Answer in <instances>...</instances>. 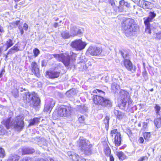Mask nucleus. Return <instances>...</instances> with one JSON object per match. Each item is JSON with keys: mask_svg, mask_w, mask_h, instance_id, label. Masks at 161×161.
Returning <instances> with one entry per match:
<instances>
[{"mask_svg": "<svg viewBox=\"0 0 161 161\" xmlns=\"http://www.w3.org/2000/svg\"><path fill=\"white\" fill-rule=\"evenodd\" d=\"M159 83L161 84V80H159Z\"/></svg>", "mask_w": 161, "mask_h": 161, "instance_id": "774afa93", "label": "nucleus"}, {"mask_svg": "<svg viewBox=\"0 0 161 161\" xmlns=\"http://www.w3.org/2000/svg\"><path fill=\"white\" fill-rule=\"evenodd\" d=\"M154 123L157 128L160 127L161 126V117H157V119H155Z\"/></svg>", "mask_w": 161, "mask_h": 161, "instance_id": "393cba45", "label": "nucleus"}, {"mask_svg": "<svg viewBox=\"0 0 161 161\" xmlns=\"http://www.w3.org/2000/svg\"><path fill=\"white\" fill-rule=\"evenodd\" d=\"M50 161H54V160L52 158H50Z\"/></svg>", "mask_w": 161, "mask_h": 161, "instance_id": "680f3d73", "label": "nucleus"}, {"mask_svg": "<svg viewBox=\"0 0 161 161\" xmlns=\"http://www.w3.org/2000/svg\"><path fill=\"white\" fill-rule=\"evenodd\" d=\"M120 88V86L119 85L114 83L112 84L111 86V89L113 92H116Z\"/></svg>", "mask_w": 161, "mask_h": 161, "instance_id": "5701e85b", "label": "nucleus"}, {"mask_svg": "<svg viewBox=\"0 0 161 161\" xmlns=\"http://www.w3.org/2000/svg\"><path fill=\"white\" fill-rule=\"evenodd\" d=\"M85 118L83 116H81L79 117L78 120L80 123H84V122Z\"/></svg>", "mask_w": 161, "mask_h": 161, "instance_id": "e433bc0d", "label": "nucleus"}, {"mask_svg": "<svg viewBox=\"0 0 161 161\" xmlns=\"http://www.w3.org/2000/svg\"><path fill=\"white\" fill-rule=\"evenodd\" d=\"M153 88H152L150 90V91L151 92H153Z\"/></svg>", "mask_w": 161, "mask_h": 161, "instance_id": "052dcab7", "label": "nucleus"}, {"mask_svg": "<svg viewBox=\"0 0 161 161\" xmlns=\"http://www.w3.org/2000/svg\"><path fill=\"white\" fill-rule=\"evenodd\" d=\"M17 4H16V5L15 6H14L15 8H17Z\"/></svg>", "mask_w": 161, "mask_h": 161, "instance_id": "0e129e2a", "label": "nucleus"}, {"mask_svg": "<svg viewBox=\"0 0 161 161\" xmlns=\"http://www.w3.org/2000/svg\"><path fill=\"white\" fill-rule=\"evenodd\" d=\"M122 26L124 32L127 37L132 35L137 28L135 21L131 19H128L124 21Z\"/></svg>", "mask_w": 161, "mask_h": 161, "instance_id": "f257e3e1", "label": "nucleus"}, {"mask_svg": "<svg viewBox=\"0 0 161 161\" xmlns=\"http://www.w3.org/2000/svg\"><path fill=\"white\" fill-rule=\"evenodd\" d=\"M62 37L64 38L67 39L69 38L70 36V33L67 31H63L61 34Z\"/></svg>", "mask_w": 161, "mask_h": 161, "instance_id": "cd10ccee", "label": "nucleus"}, {"mask_svg": "<svg viewBox=\"0 0 161 161\" xmlns=\"http://www.w3.org/2000/svg\"><path fill=\"white\" fill-rule=\"evenodd\" d=\"M109 158H110V161H114V159L113 157L111 155H110Z\"/></svg>", "mask_w": 161, "mask_h": 161, "instance_id": "a18cd8bd", "label": "nucleus"}, {"mask_svg": "<svg viewBox=\"0 0 161 161\" xmlns=\"http://www.w3.org/2000/svg\"><path fill=\"white\" fill-rule=\"evenodd\" d=\"M129 4L128 3V4H125V6H126L127 7H129Z\"/></svg>", "mask_w": 161, "mask_h": 161, "instance_id": "bf43d9fd", "label": "nucleus"}, {"mask_svg": "<svg viewBox=\"0 0 161 161\" xmlns=\"http://www.w3.org/2000/svg\"><path fill=\"white\" fill-rule=\"evenodd\" d=\"M54 56L58 61H62L65 66H67L69 65L70 60L69 56L61 54H55Z\"/></svg>", "mask_w": 161, "mask_h": 161, "instance_id": "6e6552de", "label": "nucleus"}, {"mask_svg": "<svg viewBox=\"0 0 161 161\" xmlns=\"http://www.w3.org/2000/svg\"><path fill=\"white\" fill-rule=\"evenodd\" d=\"M39 119H40L39 118H34L33 119L30 120L29 125L31 126L35 125L39 122Z\"/></svg>", "mask_w": 161, "mask_h": 161, "instance_id": "bb28decb", "label": "nucleus"}, {"mask_svg": "<svg viewBox=\"0 0 161 161\" xmlns=\"http://www.w3.org/2000/svg\"><path fill=\"white\" fill-rule=\"evenodd\" d=\"M138 125V126H141V124H139Z\"/></svg>", "mask_w": 161, "mask_h": 161, "instance_id": "69168bd1", "label": "nucleus"}, {"mask_svg": "<svg viewBox=\"0 0 161 161\" xmlns=\"http://www.w3.org/2000/svg\"><path fill=\"white\" fill-rule=\"evenodd\" d=\"M19 30L20 31V33L21 34L23 35L24 33V31L23 30V29L22 28H20L19 27Z\"/></svg>", "mask_w": 161, "mask_h": 161, "instance_id": "09e8293b", "label": "nucleus"}, {"mask_svg": "<svg viewBox=\"0 0 161 161\" xmlns=\"http://www.w3.org/2000/svg\"><path fill=\"white\" fill-rule=\"evenodd\" d=\"M46 75L48 76L50 78H55L58 77L60 75L59 72L53 71H47L46 73Z\"/></svg>", "mask_w": 161, "mask_h": 161, "instance_id": "2eb2a0df", "label": "nucleus"}, {"mask_svg": "<svg viewBox=\"0 0 161 161\" xmlns=\"http://www.w3.org/2000/svg\"><path fill=\"white\" fill-rule=\"evenodd\" d=\"M39 52V50L37 48H35L33 50V53L35 57H36L38 56Z\"/></svg>", "mask_w": 161, "mask_h": 161, "instance_id": "4c0bfd02", "label": "nucleus"}, {"mask_svg": "<svg viewBox=\"0 0 161 161\" xmlns=\"http://www.w3.org/2000/svg\"><path fill=\"white\" fill-rule=\"evenodd\" d=\"M155 111L157 114H158L161 109V107L158 104H156L155 107Z\"/></svg>", "mask_w": 161, "mask_h": 161, "instance_id": "72a5a7b5", "label": "nucleus"}, {"mask_svg": "<svg viewBox=\"0 0 161 161\" xmlns=\"http://www.w3.org/2000/svg\"><path fill=\"white\" fill-rule=\"evenodd\" d=\"M157 38L158 39L161 38V34H157Z\"/></svg>", "mask_w": 161, "mask_h": 161, "instance_id": "de8ad7c7", "label": "nucleus"}, {"mask_svg": "<svg viewBox=\"0 0 161 161\" xmlns=\"http://www.w3.org/2000/svg\"><path fill=\"white\" fill-rule=\"evenodd\" d=\"M120 95L122 100L121 106L124 110H127L131 108L132 105V100L130 97L129 93L123 90L120 92Z\"/></svg>", "mask_w": 161, "mask_h": 161, "instance_id": "7ed1b4c3", "label": "nucleus"}, {"mask_svg": "<svg viewBox=\"0 0 161 161\" xmlns=\"http://www.w3.org/2000/svg\"><path fill=\"white\" fill-rule=\"evenodd\" d=\"M121 54L124 58H126L127 56L126 54H125L124 53L122 52H121Z\"/></svg>", "mask_w": 161, "mask_h": 161, "instance_id": "37998d69", "label": "nucleus"}, {"mask_svg": "<svg viewBox=\"0 0 161 161\" xmlns=\"http://www.w3.org/2000/svg\"><path fill=\"white\" fill-rule=\"evenodd\" d=\"M55 104V101L53 100H52L49 105H46L44 109V110L46 112H50Z\"/></svg>", "mask_w": 161, "mask_h": 161, "instance_id": "dca6fc26", "label": "nucleus"}, {"mask_svg": "<svg viewBox=\"0 0 161 161\" xmlns=\"http://www.w3.org/2000/svg\"><path fill=\"white\" fill-rule=\"evenodd\" d=\"M104 151L106 155L108 156L110 155L111 150L109 147L108 146L105 147L104 149Z\"/></svg>", "mask_w": 161, "mask_h": 161, "instance_id": "c85d7f7f", "label": "nucleus"}, {"mask_svg": "<svg viewBox=\"0 0 161 161\" xmlns=\"http://www.w3.org/2000/svg\"><path fill=\"white\" fill-rule=\"evenodd\" d=\"M5 156V153L4 149L2 148H0V157L3 158Z\"/></svg>", "mask_w": 161, "mask_h": 161, "instance_id": "473e14b6", "label": "nucleus"}, {"mask_svg": "<svg viewBox=\"0 0 161 161\" xmlns=\"http://www.w3.org/2000/svg\"><path fill=\"white\" fill-rule=\"evenodd\" d=\"M152 121L149 119H147L143 123V127L144 130L146 129L148 125L150 123V121Z\"/></svg>", "mask_w": 161, "mask_h": 161, "instance_id": "c756f323", "label": "nucleus"}, {"mask_svg": "<svg viewBox=\"0 0 161 161\" xmlns=\"http://www.w3.org/2000/svg\"><path fill=\"white\" fill-rule=\"evenodd\" d=\"M19 21H16L15 22H13L12 24L15 27H16L19 24Z\"/></svg>", "mask_w": 161, "mask_h": 161, "instance_id": "79ce46f5", "label": "nucleus"}, {"mask_svg": "<svg viewBox=\"0 0 161 161\" xmlns=\"http://www.w3.org/2000/svg\"><path fill=\"white\" fill-rule=\"evenodd\" d=\"M102 52L101 48L96 47L94 46H90L88 49L86 53L92 55L97 56L100 54Z\"/></svg>", "mask_w": 161, "mask_h": 161, "instance_id": "1a4fd4ad", "label": "nucleus"}, {"mask_svg": "<svg viewBox=\"0 0 161 161\" xmlns=\"http://www.w3.org/2000/svg\"><path fill=\"white\" fill-rule=\"evenodd\" d=\"M150 133L145 132L144 134V136L145 139L147 140H148L150 137Z\"/></svg>", "mask_w": 161, "mask_h": 161, "instance_id": "2f4dec72", "label": "nucleus"}, {"mask_svg": "<svg viewBox=\"0 0 161 161\" xmlns=\"http://www.w3.org/2000/svg\"><path fill=\"white\" fill-rule=\"evenodd\" d=\"M16 49H15V48H13V49L14 50H16L17 48V47H16Z\"/></svg>", "mask_w": 161, "mask_h": 161, "instance_id": "338daca9", "label": "nucleus"}, {"mask_svg": "<svg viewBox=\"0 0 161 161\" xmlns=\"http://www.w3.org/2000/svg\"><path fill=\"white\" fill-rule=\"evenodd\" d=\"M139 141L141 143H143L144 142V139L142 137H141L139 138Z\"/></svg>", "mask_w": 161, "mask_h": 161, "instance_id": "49530a36", "label": "nucleus"}, {"mask_svg": "<svg viewBox=\"0 0 161 161\" xmlns=\"http://www.w3.org/2000/svg\"><path fill=\"white\" fill-rule=\"evenodd\" d=\"M35 150L33 149L26 148L23 150V153L24 154H31L34 152Z\"/></svg>", "mask_w": 161, "mask_h": 161, "instance_id": "a878e982", "label": "nucleus"}, {"mask_svg": "<svg viewBox=\"0 0 161 161\" xmlns=\"http://www.w3.org/2000/svg\"><path fill=\"white\" fill-rule=\"evenodd\" d=\"M32 72L34 73L36 76L38 77L39 76V70L38 65H36V66H33L32 67Z\"/></svg>", "mask_w": 161, "mask_h": 161, "instance_id": "b1692460", "label": "nucleus"}, {"mask_svg": "<svg viewBox=\"0 0 161 161\" xmlns=\"http://www.w3.org/2000/svg\"><path fill=\"white\" fill-rule=\"evenodd\" d=\"M76 30H77V27L76 26H73L71 27L70 33L71 36H76Z\"/></svg>", "mask_w": 161, "mask_h": 161, "instance_id": "aec40b11", "label": "nucleus"}, {"mask_svg": "<svg viewBox=\"0 0 161 161\" xmlns=\"http://www.w3.org/2000/svg\"><path fill=\"white\" fill-rule=\"evenodd\" d=\"M148 159L147 156H145L141 157L137 161H143L145 160H147Z\"/></svg>", "mask_w": 161, "mask_h": 161, "instance_id": "c9c22d12", "label": "nucleus"}, {"mask_svg": "<svg viewBox=\"0 0 161 161\" xmlns=\"http://www.w3.org/2000/svg\"><path fill=\"white\" fill-rule=\"evenodd\" d=\"M4 133V131L2 129V130H1L0 133V135H3Z\"/></svg>", "mask_w": 161, "mask_h": 161, "instance_id": "5fc2aeb1", "label": "nucleus"}, {"mask_svg": "<svg viewBox=\"0 0 161 161\" xmlns=\"http://www.w3.org/2000/svg\"><path fill=\"white\" fill-rule=\"evenodd\" d=\"M142 2L143 3V7L144 8L148 9H151L153 7V3H151L147 1L142 0Z\"/></svg>", "mask_w": 161, "mask_h": 161, "instance_id": "6ab92c4d", "label": "nucleus"}, {"mask_svg": "<svg viewBox=\"0 0 161 161\" xmlns=\"http://www.w3.org/2000/svg\"><path fill=\"white\" fill-rule=\"evenodd\" d=\"M67 154L70 158L73 161H86L85 159L80 157L76 153L71 151H69Z\"/></svg>", "mask_w": 161, "mask_h": 161, "instance_id": "9b49d317", "label": "nucleus"}, {"mask_svg": "<svg viewBox=\"0 0 161 161\" xmlns=\"http://www.w3.org/2000/svg\"><path fill=\"white\" fill-rule=\"evenodd\" d=\"M110 3L112 6H113V5L114 4V3L113 2V0H111L110 1Z\"/></svg>", "mask_w": 161, "mask_h": 161, "instance_id": "603ef678", "label": "nucleus"}, {"mask_svg": "<svg viewBox=\"0 0 161 161\" xmlns=\"http://www.w3.org/2000/svg\"><path fill=\"white\" fill-rule=\"evenodd\" d=\"M115 115L116 116L117 118L119 120H122L125 119L126 117V115L123 113L121 111H118L115 109L114 112Z\"/></svg>", "mask_w": 161, "mask_h": 161, "instance_id": "4468645a", "label": "nucleus"}, {"mask_svg": "<svg viewBox=\"0 0 161 161\" xmlns=\"http://www.w3.org/2000/svg\"><path fill=\"white\" fill-rule=\"evenodd\" d=\"M156 14L153 12H150L149 13V16L146 18H144V21L150 22L152 21V19L156 16Z\"/></svg>", "mask_w": 161, "mask_h": 161, "instance_id": "a211bd4d", "label": "nucleus"}, {"mask_svg": "<svg viewBox=\"0 0 161 161\" xmlns=\"http://www.w3.org/2000/svg\"><path fill=\"white\" fill-rule=\"evenodd\" d=\"M120 77H120V75H119V80H120L121 81H122V79H121Z\"/></svg>", "mask_w": 161, "mask_h": 161, "instance_id": "13d9d810", "label": "nucleus"}, {"mask_svg": "<svg viewBox=\"0 0 161 161\" xmlns=\"http://www.w3.org/2000/svg\"><path fill=\"white\" fill-rule=\"evenodd\" d=\"M31 65V67H32L33 66H36V65H37V64L36 62H32V63Z\"/></svg>", "mask_w": 161, "mask_h": 161, "instance_id": "8fccbe9b", "label": "nucleus"}, {"mask_svg": "<svg viewBox=\"0 0 161 161\" xmlns=\"http://www.w3.org/2000/svg\"><path fill=\"white\" fill-rule=\"evenodd\" d=\"M28 25L26 23H24L23 25V28L24 30L25 31H27L28 29Z\"/></svg>", "mask_w": 161, "mask_h": 161, "instance_id": "ea45409f", "label": "nucleus"}, {"mask_svg": "<svg viewBox=\"0 0 161 161\" xmlns=\"http://www.w3.org/2000/svg\"><path fill=\"white\" fill-rule=\"evenodd\" d=\"M144 23L146 25L145 32L147 33L151 34V30L152 29L151 28L149 22L144 21Z\"/></svg>", "mask_w": 161, "mask_h": 161, "instance_id": "412c9836", "label": "nucleus"}, {"mask_svg": "<svg viewBox=\"0 0 161 161\" xmlns=\"http://www.w3.org/2000/svg\"><path fill=\"white\" fill-rule=\"evenodd\" d=\"M73 90H74V89H72V90H70V91H69V92L70 93V92H71L72 91H73Z\"/></svg>", "mask_w": 161, "mask_h": 161, "instance_id": "e2e57ef3", "label": "nucleus"}, {"mask_svg": "<svg viewBox=\"0 0 161 161\" xmlns=\"http://www.w3.org/2000/svg\"><path fill=\"white\" fill-rule=\"evenodd\" d=\"M71 108L65 106H62L56 109L54 114H56L58 116L67 117L70 114Z\"/></svg>", "mask_w": 161, "mask_h": 161, "instance_id": "423d86ee", "label": "nucleus"}, {"mask_svg": "<svg viewBox=\"0 0 161 161\" xmlns=\"http://www.w3.org/2000/svg\"><path fill=\"white\" fill-rule=\"evenodd\" d=\"M82 33V30L81 29H78L77 28V30H76V36L78 34H80Z\"/></svg>", "mask_w": 161, "mask_h": 161, "instance_id": "a19ab883", "label": "nucleus"}, {"mask_svg": "<svg viewBox=\"0 0 161 161\" xmlns=\"http://www.w3.org/2000/svg\"><path fill=\"white\" fill-rule=\"evenodd\" d=\"M124 64L127 69L132 72L135 71V68L133 67L131 61L129 60L125 59L124 61Z\"/></svg>", "mask_w": 161, "mask_h": 161, "instance_id": "f8f14e48", "label": "nucleus"}, {"mask_svg": "<svg viewBox=\"0 0 161 161\" xmlns=\"http://www.w3.org/2000/svg\"><path fill=\"white\" fill-rule=\"evenodd\" d=\"M104 121L105 123H106V122H107V124H108V119L107 118L105 119H104Z\"/></svg>", "mask_w": 161, "mask_h": 161, "instance_id": "864d4df0", "label": "nucleus"}, {"mask_svg": "<svg viewBox=\"0 0 161 161\" xmlns=\"http://www.w3.org/2000/svg\"><path fill=\"white\" fill-rule=\"evenodd\" d=\"M93 100L94 103L98 106L103 107L112 106V102L110 100L101 96L94 95Z\"/></svg>", "mask_w": 161, "mask_h": 161, "instance_id": "39448f33", "label": "nucleus"}, {"mask_svg": "<svg viewBox=\"0 0 161 161\" xmlns=\"http://www.w3.org/2000/svg\"><path fill=\"white\" fill-rule=\"evenodd\" d=\"M29 97L30 98H31V99L30 101L31 104L34 106H36L39 105L40 103V100L39 98L31 95H29Z\"/></svg>", "mask_w": 161, "mask_h": 161, "instance_id": "ddd939ff", "label": "nucleus"}, {"mask_svg": "<svg viewBox=\"0 0 161 161\" xmlns=\"http://www.w3.org/2000/svg\"><path fill=\"white\" fill-rule=\"evenodd\" d=\"M58 23H55L54 24V27H55V28H56L57 26H58Z\"/></svg>", "mask_w": 161, "mask_h": 161, "instance_id": "6e6d98bb", "label": "nucleus"}, {"mask_svg": "<svg viewBox=\"0 0 161 161\" xmlns=\"http://www.w3.org/2000/svg\"><path fill=\"white\" fill-rule=\"evenodd\" d=\"M35 161H45L44 159H37V160H36Z\"/></svg>", "mask_w": 161, "mask_h": 161, "instance_id": "4d7b16f0", "label": "nucleus"}, {"mask_svg": "<svg viewBox=\"0 0 161 161\" xmlns=\"http://www.w3.org/2000/svg\"><path fill=\"white\" fill-rule=\"evenodd\" d=\"M19 157L17 155L11 154L7 161H18Z\"/></svg>", "mask_w": 161, "mask_h": 161, "instance_id": "4be33fe9", "label": "nucleus"}, {"mask_svg": "<svg viewBox=\"0 0 161 161\" xmlns=\"http://www.w3.org/2000/svg\"><path fill=\"white\" fill-rule=\"evenodd\" d=\"M111 136H115L114 143L116 146H119L121 144V136L119 132H118L117 129H115L112 130L111 132Z\"/></svg>", "mask_w": 161, "mask_h": 161, "instance_id": "9d476101", "label": "nucleus"}, {"mask_svg": "<svg viewBox=\"0 0 161 161\" xmlns=\"http://www.w3.org/2000/svg\"><path fill=\"white\" fill-rule=\"evenodd\" d=\"M0 31L1 32H3L4 31L3 29V28L0 25Z\"/></svg>", "mask_w": 161, "mask_h": 161, "instance_id": "3c124183", "label": "nucleus"}, {"mask_svg": "<svg viewBox=\"0 0 161 161\" xmlns=\"http://www.w3.org/2000/svg\"><path fill=\"white\" fill-rule=\"evenodd\" d=\"M115 153L119 159L120 160H123L126 158V156L124 153L121 151H117L115 152Z\"/></svg>", "mask_w": 161, "mask_h": 161, "instance_id": "f3484780", "label": "nucleus"}, {"mask_svg": "<svg viewBox=\"0 0 161 161\" xmlns=\"http://www.w3.org/2000/svg\"><path fill=\"white\" fill-rule=\"evenodd\" d=\"M7 43L8 47L7 48H8L9 47H11L13 45L12 41L10 39H9L7 41Z\"/></svg>", "mask_w": 161, "mask_h": 161, "instance_id": "f704fd0d", "label": "nucleus"}, {"mask_svg": "<svg viewBox=\"0 0 161 161\" xmlns=\"http://www.w3.org/2000/svg\"><path fill=\"white\" fill-rule=\"evenodd\" d=\"M80 149L87 155L91 154V148L92 146L90 145L89 141L85 139L82 137H80L78 141Z\"/></svg>", "mask_w": 161, "mask_h": 161, "instance_id": "20e7f679", "label": "nucleus"}, {"mask_svg": "<svg viewBox=\"0 0 161 161\" xmlns=\"http://www.w3.org/2000/svg\"><path fill=\"white\" fill-rule=\"evenodd\" d=\"M10 121V118H8L5 121H3L2 124L4 125L8 129L13 127L15 130H21L23 128L24 122L22 117L18 116L11 122Z\"/></svg>", "mask_w": 161, "mask_h": 161, "instance_id": "f03ea898", "label": "nucleus"}, {"mask_svg": "<svg viewBox=\"0 0 161 161\" xmlns=\"http://www.w3.org/2000/svg\"><path fill=\"white\" fill-rule=\"evenodd\" d=\"M119 4L121 6L125 5V4H128V3L125 2L124 0H122L120 1Z\"/></svg>", "mask_w": 161, "mask_h": 161, "instance_id": "58836bf2", "label": "nucleus"}, {"mask_svg": "<svg viewBox=\"0 0 161 161\" xmlns=\"http://www.w3.org/2000/svg\"><path fill=\"white\" fill-rule=\"evenodd\" d=\"M22 161H30V158H24Z\"/></svg>", "mask_w": 161, "mask_h": 161, "instance_id": "c03bdc74", "label": "nucleus"}, {"mask_svg": "<svg viewBox=\"0 0 161 161\" xmlns=\"http://www.w3.org/2000/svg\"><path fill=\"white\" fill-rule=\"evenodd\" d=\"M87 43L80 39H76L71 43V47L77 51H80L85 48Z\"/></svg>", "mask_w": 161, "mask_h": 161, "instance_id": "0eeeda50", "label": "nucleus"}, {"mask_svg": "<svg viewBox=\"0 0 161 161\" xmlns=\"http://www.w3.org/2000/svg\"><path fill=\"white\" fill-rule=\"evenodd\" d=\"M97 92L100 93L99 94L101 95L102 96L104 95L105 94V92H104L98 89H96L94 90L92 92V93H93L97 94Z\"/></svg>", "mask_w": 161, "mask_h": 161, "instance_id": "7c9ffc66", "label": "nucleus"}]
</instances>
